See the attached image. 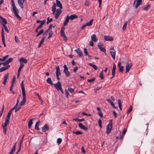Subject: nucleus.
Here are the masks:
<instances>
[{"label": "nucleus", "mask_w": 154, "mask_h": 154, "mask_svg": "<svg viewBox=\"0 0 154 154\" xmlns=\"http://www.w3.org/2000/svg\"><path fill=\"white\" fill-rule=\"evenodd\" d=\"M63 72L65 74L66 77H68L70 75V73L68 69L63 70Z\"/></svg>", "instance_id": "obj_28"}, {"label": "nucleus", "mask_w": 154, "mask_h": 154, "mask_svg": "<svg viewBox=\"0 0 154 154\" xmlns=\"http://www.w3.org/2000/svg\"><path fill=\"white\" fill-rule=\"evenodd\" d=\"M44 32V30L43 29H41L37 34V35H36V37H37L39 36L41 34L43 33Z\"/></svg>", "instance_id": "obj_43"}, {"label": "nucleus", "mask_w": 154, "mask_h": 154, "mask_svg": "<svg viewBox=\"0 0 154 154\" xmlns=\"http://www.w3.org/2000/svg\"><path fill=\"white\" fill-rule=\"evenodd\" d=\"M142 0H134L133 5L135 7V8H137L142 2Z\"/></svg>", "instance_id": "obj_6"}, {"label": "nucleus", "mask_w": 154, "mask_h": 154, "mask_svg": "<svg viewBox=\"0 0 154 154\" xmlns=\"http://www.w3.org/2000/svg\"><path fill=\"white\" fill-rule=\"evenodd\" d=\"M79 126L80 128L83 129L85 131H87L88 130V128L86 127L82 123H79Z\"/></svg>", "instance_id": "obj_15"}, {"label": "nucleus", "mask_w": 154, "mask_h": 154, "mask_svg": "<svg viewBox=\"0 0 154 154\" xmlns=\"http://www.w3.org/2000/svg\"><path fill=\"white\" fill-rule=\"evenodd\" d=\"M49 129V128L47 124H45L42 128V131L43 132H45Z\"/></svg>", "instance_id": "obj_13"}, {"label": "nucleus", "mask_w": 154, "mask_h": 154, "mask_svg": "<svg viewBox=\"0 0 154 154\" xmlns=\"http://www.w3.org/2000/svg\"><path fill=\"white\" fill-rule=\"evenodd\" d=\"M3 133L5 135H6V134L7 128L3 127Z\"/></svg>", "instance_id": "obj_56"}, {"label": "nucleus", "mask_w": 154, "mask_h": 154, "mask_svg": "<svg viewBox=\"0 0 154 154\" xmlns=\"http://www.w3.org/2000/svg\"><path fill=\"white\" fill-rule=\"evenodd\" d=\"M12 111L10 109V110L8 112L7 115L6 117V118L10 119L11 115L12 113Z\"/></svg>", "instance_id": "obj_33"}, {"label": "nucleus", "mask_w": 154, "mask_h": 154, "mask_svg": "<svg viewBox=\"0 0 154 154\" xmlns=\"http://www.w3.org/2000/svg\"><path fill=\"white\" fill-rule=\"evenodd\" d=\"M52 27V24H50L47 29L46 30V31L44 33L43 35H47V33L49 32L51 30Z\"/></svg>", "instance_id": "obj_25"}, {"label": "nucleus", "mask_w": 154, "mask_h": 154, "mask_svg": "<svg viewBox=\"0 0 154 154\" xmlns=\"http://www.w3.org/2000/svg\"><path fill=\"white\" fill-rule=\"evenodd\" d=\"M15 16L19 19L20 20L21 19V17L18 14V13H17L14 14Z\"/></svg>", "instance_id": "obj_55"}, {"label": "nucleus", "mask_w": 154, "mask_h": 154, "mask_svg": "<svg viewBox=\"0 0 154 154\" xmlns=\"http://www.w3.org/2000/svg\"><path fill=\"white\" fill-rule=\"evenodd\" d=\"M89 65L90 66L93 67L95 70H97V66L96 65L93 64L91 63H89Z\"/></svg>", "instance_id": "obj_34"}, {"label": "nucleus", "mask_w": 154, "mask_h": 154, "mask_svg": "<svg viewBox=\"0 0 154 154\" xmlns=\"http://www.w3.org/2000/svg\"><path fill=\"white\" fill-rule=\"evenodd\" d=\"M69 16L67 15L66 18V19L63 23V24L64 26H66L68 23L69 21Z\"/></svg>", "instance_id": "obj_21"}, {"label": "nucleus", "mask_w": 154, "mask_h": 154, "mask_svg": "<svg viewBox=\"0 0 154 154\" xmlns=\"http://www.w3.org/2000/svg\"><path fill=\"white\" fill-rule=\"evenodd\" d=\"M101 42H99L98 44V46L100 50L104 53H106V50L104 48H103L101 47Z\"/></svg>", "instance_id": "obj_14"}, {"label": "nucleus", "mask_w": 154, "mask_h": 154, "mask_svg": "<svg viewBox=\"0 0 154 154\" xmlns=\"http://www.w3.org/2000/svg\"><path fill=\"white\" fill-rule=\"evenodd\" d=\"M68 90L70 92L72 93L74 91V89L71 88H68Z\"/></svg>", "instance_id": "obj_54"}, {"label": "nucleus", "mask_w": 154, "mask_h": 154, "mask_svg": "<svg viewBox=\"0 0 154 154\" xmlns=\"http://www.w3.org/2000/svg\"><path fill=\"white\" fill-rule=\"evenodd\" d=\"M16 144L17 143H14L13 148L11 150L10 152L8 154H13V153L15 151Z\"/></svg>", "instance_id": "obj_23"}, {"label": "nucleus", "mask_w": 154, "mask_h": 154, "mask_svg": "<svg viewBox=\"0 0 154 154\" xmlns=\"http://www.w3.org/2000/svg\"><path fill=\"white\" fill-rule=\"evenodd\" d=\"M132 65L131 63L130 64H127L126 66V73L129 72L130 70Z\"/></svg>", "instance_id": "obj_12"}, {"label": "nucleus", "mask_w": 154, "mask_h": 154, "mask_svg": "<svg viewBox=\"0 0 154 154\" xmlns=\"http://www.w3.org/2000/svg\"><path fill=\"white\" fill-rule=\"evenodd\" d=\"M25 0H22H22H20V1H18V0H17L18 2V3L19 6L20 7L22 8L23 9V4L24 3V2Z\"/></svg>", "instance_id": "obj_19"}, {"label": "nucleus", "mask_w": 154, "mask_h": 154, "mask_svg": "<svg viewBox=\"0 0 154 154\" xmlns=\"http://www.w3.org/2000/svg\"><path fill=\"white\" fill-rule=\"evenodd\" d=\"M24 66V65L23 64H20V66L18 69V71L21 72L22 69Z\"/></svg>", "instance_id": "obj_42"}, {"label": "nucleus", "mask_w": 154, "mask_h": 154, "mask_svg": "<svg viewBox=\"0 0 154 154\" xmlns=\"http://www.w3.org/2000/svg\"><path fill=\"white\" fill-rule=\"evenodd\" d=\"M119 71L121 72H123L124 70V67L122 66L119 67Z\"/></svg>", "instance_id": "obj_40"}, {"label": "nucleus", "mask_w": 154, "mask_h": 154, "mask_svg": "<svg viewBox=\"0 0 154 154\" xmlns=\"http://www.w3.org/2000/svg\"><path fill=\"white\" fill-rule=\"evenodd\" d=\"M21 89L22 93L23 98L22 100L20 103V105L22 106L23 105L26 103V95L25 91L24 89V87L23 85V81H22L21 83Z\"/></svg>", "instance_id": "obj_1"}, {"label": "nucleus", "mask_w": 154, "mask_h": 154, "mask_svg": "<svg viewBox=\"0 0 154 154\" xmlns=\"http://www.w3.org/2000/svg\"><path fill=\"white\" fill-rule=\"evenodd\" d=\"M8 55H7L5 56L4 57L2 58L3 61H5L7 59L8 57Z\"/></svg>", "instance_id": "obj_62"}, {"label": "nucleus", "mask_w": 154, "mask_h": 154, "mask_svg": "<svg viewBox=\"0 0 154 154\" xmlns=\"http://www.w3.org/2000/svg\"><path fill=\"white\" fill-rule=\"evenodd\" d=\"M11 5L12 6V8L13 9L14 14L17 13H18L19 12V11L15 6L14 0H11Z\"/></svg>", "instance_id": "obj_5"}, {"label": "nucleus", "mask_w": 154, "mask_h": 154, "mask_svg": "<svg viewBox=\"0 0 154 154\" xmlns=\"http://www.w3.org/2000/svg\"><path fill=\"white\" fill-rule=\"evenodd\" d=\"M91 38L92 41L94 42H97V39L95 34H93L91 36Z\"/></svg>", "instance_id": "obj_22"}, {"label": "nucleus", "mask_w": 154, "mask_h": 154, "mask_svg": "<svg viewBox=\"0 0 154 154\" xmlns=\"http://www.w3.org/2000/svg\"><path fill=\"white\" fill-rule=\"evenodd\" d=\"M77 53L80 57H82L83 55V54L82 51L80 50V48H78L75 50Z\"/></svg>", "instance_id": "obj_17"}, {"label": "nucleus", "mask_w": 154, "mask_h": 154, "mask_svg": "<svg viewBox=\"0 0 154 154\" xmlns=\"http://www.w3.org/2000/svg\"><path fill=\"white\" fill-rule=\"evenodd\" d=\"M19 61L20 62V64H23V63H26L27 62V60L24 57L20 58L19 60Z\"/></svg>", "instance_id": "obj_11"}, {"label": "nucleus", "mask_w": 154, "mask_h": 154, "mask_svg": "<svg viewBox=\"0 0 154 154\" xmlns=\"http://www.w3.org/2000/svg\"><path fill=\"white\" fill-rule=\"evenodd\" d=\"M114 46H111L110 49V52L112 58L113 59H115L116 55V52L114 49Z\"/></svg>", "instance_id": "obj_4"}, {"label": "nucleus", "mask_w": 154, "mask_h": 154, "mask_svg": "<svg viewBox=\"0 0 154 154\" xmlns=\"http://www.w3.org/2000/svg\"><path fill=\"white\" fill-rule=\"evenodd\" d=\"M98 114L99 115V116L103 118V114L102 112L100 111H98L97 112Z\"/></svg>", "instance_id": "obj_57"}, {"label": "nucleus", "mask_w": 154, "mask_h": 154, "mask_svg": "<svg viewBox=\"0 0 154 154\" xmlns=\"http://www.w3.org/2000/svg\"><path fill=\"white\" fill-rule=\"evenodd\" d=\"M32 120H33L32 119H31L28 122V127L29 128H31L32 125L33 123V122L32 121Z\"/></svg>", "instance_id": "obj_29"}, {"label": "nucleus", "mask_w": 154, "mask_h": 154, "mask_svg": "<svg viewBox=\"0 0 154 154\" xmlns=\"http://www.w3.org/2000/svg\"><path fill=\"white\" fill-rule=\"evenodd\" d=\"M62 141V139L60 138H58L57 139V143L59 144H60V143H61Z\"/></svg>", "instance_id": "obj_53"}, {"label": "nucleus", "mask_w": 154, "mask_h": 154, "mask_svg": "<svg viewBox=\"0 0 154 154\" xmlns=\"http://www.w3.org/2000/svg\"><path fill=\"white\" fill-rule=\"evenodd\" d=\"M56 75H61V73L60 72V69L59 68V66H57L56 67Z\"/></svg>", "instance_id": "obj_20"}, {"label": "nucleus", "mask_w": 154, "mask_h": 154, "mask_svg": "<svg viewBox=\"0 0 154 154\" xmlns=\"http://www.w3.org/2000/svg\"><path fill=\"white\" fill-rule=\"evenodd\" d=\"M68 90L66 89H65V92L66 97L68 98V96L69 95V93L68 92Z\"/></svg>", "instance_id": "obj_49"}, {"label": "nucleus", "mask_w": 154, "mask_h": 154, "mask_svg": "<svg viewBox=\"0 0 154 154\" xmlns=\"http://www.w3.org/2000/svg\"><path fill=\"white\" fill-rule=\"evenodd\" d=\"M104 39L106 41H112L113 40V37L112 36H109L108 35L105 36Z\"/></svg>", "instance_id": "obj_10"}, {"label": "nucleus", "mask_w": 154, "mask_h": 154, "mask_svg": "<svg viewBox=\"0 0 154 154\" xmlns=\"http://www.w3.org/2000/svg\"><path fill=\"white\" fill-rule=\"evenodd\" d=\"M75 134L77 135H81L83 134V133L80 131H75Z\"/></svg>", "instance_id": "obj_59"}, {"label": "nucleus", "mask_w": 154, "mask_h": 154, "mask_svg": "<svg viewBox=\"0 0 154 154\" xmlns=\"http://www.w3.org/2000/svg\"><path fill=\"white\" fill-rule=\"evenodd\" d=\"M106 100L108 102L110 103L111 106H114V104L109 99H107Z\"/></svg>", "instance_id": "obj_44"}, {"label": "nucleus", "mask_w": 154, "mask_h": 154, "mask_svg": "<svg viewBox=\"0 0 154 154\" xmlns=\"http://www.w3.org/2000/svg\"><path fill=\"white\" fill-rule=\"evenodd\" d=\"M3 26L4 27V29L5 31L9 33V31L8 29L7 26H6V25H4V24H3Z\"/></svg>", "instance_id": "obj_51"}, {"label": "nucleus", "mask_w": 154, "mask_h": 154, "mask_svg": "<svg viewBox=\"0 0 154 154\" xmlns=\"http://www.w3.org/2000/svg\"><path fill=\"white\" fill-rule=\"evenodd\" d=\"M45 37H43L41 39V40L40 41V43H42V44L43 42H44V40H45Z\"/></svg>", "instance_id": "obj_64"}, {"label": "nucleus", "mask_w": 154, "mask_h": 154, "mask_svg": "<svg viewBox=\"0 0 154 154\" xmlns=\"http://www.w3.org/2000/svg\"><path fill=\"white\" fill-rule=\"evenodd\" d=\"M75 121H78L79 122H81L82 121H83L85 120V119H79L78 118H76L75 119H73Z\"/></svg>", "instance_id": "obj_38"}, {"label": "nucleus", "mask_w": 154, "mask_h": 154, "mask_svg": "<svg viewBox=\"0 0 154 154\" xmlns=\"http://www.w3.org/2000/svg\"><path fill=\"white\" fill-rule=\"evenodd\" d=\"M78 17L77 15L76 14L71 15L70 16H69V19L72 20L74 19L77 18Z\"/></svg>", "instance_id": "obj_24"}, {"label": "nucleus", "mask_w": 154, "mask_h": 154, "mask_svg": "<svg viewBox=\"0 0 154 154\" xmlns=\"http://www.w3.org/2000/svg\"><path fill=\"white\" fill-rule=\"evenodd\" d=\"M40 122V121H38L36 122L35 128V130H40V129L38 128V127Z\"/></svg>", "instance_id": "obj_26"}, {"label": "nucleus", "mask_w": 154, "mask_h": 154, "mask_svg": "<svg viewBox=\"0 0 154 154\" xmlns=\"http://www.w3.org/2000/svg\"><path fill=\"white\" fill-rule=\"evenodd\" d=\"M0 19L2 20V24L3 26V24H4V25H5L7 23V20L5 18L2 17Z\"/></svg>", "instance_id": "obj_27"}, {"label": "nucleus", "mask_w": 154, "mask_h": 154, "mask_svg": "<svg viewBox=\"0 0 154 154\" xmlns=\"http://www.w3.org/2000/svg\"><path fill=\"white\" fill-rule=\"evenodd\" d=\"M14 38L16 42L18 43L19 42V40L18 39V37L17 36H15Z\"/></svg>", "instance_id": "obj_58"}, {"label": "nucleus", "mask_w": 154, "mask_h": 154, "mask_svg": "<svg viewBox=\"0 0 154 154\" xmlns=\"http://www.w3.org/2000/svg\"><path fill=\"white\" fill-rule=\"evenodd\" d=\"M112 120H110L109 122L108 125L106 128V133L107 134L109 133L112 128Z\"/></svg>", "instance_id": "obj_3"}, {"label": "nucleus", "mask_w": 154, "mask_h": 154, "mask_svg": "<svg viewBox=\"0 0 154 154\" xmlns=\"http://www.w3.org/2000/svg\"><path fill=\"white\" fill-rule=\"evenodd\" d=\"M56 88L57 90L59 91L60 90L61 92L63 94H64V91L61 87V83L60 81H58L57 83L54 84L53 85Z\"/></svg>", "instance_id": "obj_2"}, {"label": "nucleus", "mask_w": 154, "mask_h": 154, "mask_svg": "<svg viewBox=\"0 0 154 154\" xmlns=\"http://www.w3.org/2000/svg\"><path fill=\"white\" fill-rule=\"evenodd\" d=\"M95 80V78H93L91 79H88L87 81L91 83L94 81Z\"/></svg>", "instance_id": "obj_41"}, {"label": "nucleus", "mask_w": 154, "mask_h": 154, "mask_svg": "<svg viewBox=\"0 0 154 154\" xmlns=\"http://www.w3.org/2000/svg\"><path fill=\"white\" fill-rule=\"evenodd\" d=\"M53 31H50L49 32V35H48V38L49 39L53 35Z\"/></svg>", "instance_id": "obj_47"}, {"label": "nucleus", "mask_w": 154, "mask_h": 154, "mask_svg": "<svg viewBox=\"0 0 154 154\" xmlns=\"http://www.w3.org/2000/svg\"><path fill=\"white\" fill-rule=\"evenodd\" d=\"M13 60V58L11 57H10L9 58L8 60H6V61H7L8 63L9 64Z\"/></svg>", "instance_id": "obj_50"}, {"label": "nucleus", "mask_w": 154, "mask_h": 154, "mask_svg": "<svg viewBox=\"0 0 154 154\" xmlns=\"http://www.w3.org/2000/svg\"><path fill=\"white\" fill-rule=\"evenodd\" d=\"M1 36H2V42L4 46L5 47H6V45L5 44V35L4 33V31L3 28H2L1 30Z\"/></svg>", "instance_id": "obj_7"}, {"label": "nucleus", "mask_w": 154, "mask_h": 154, "mask_svg": "<svg viewBox=\"0 0 154 154\" xmlns=\"http://www.w3.org/2000/svg\"><path fill=\"white\" fill-rule=\"evenodd\" d=\"M64 27H61L60 30V35L61 36L63 37L64 38V40L66 41L67 40V38L64 33Z\"/></svg>", "instance_id": "obj_8"}, {"label": "nucleus", "mask_w": 154, "mask_h": 154, "mask_svg": "<svg viewBox=\"0 0 154 154\" xmlns=\"http://www.w3.org/2000/svg\"><path fill=\"white\" fill-rule=\"evenodd\" d=\"M150 7V5L148 4L146 6L143 8V10L145 11H147L149 9Z\"/></svg>", "instance_id": "obj_32"}, {"label": "nucleus", "mask_w": 154, "mask_h": 154, "mask_svg": "<svg viewBox=\"0 0 154 154\" xmlns=\"http://www.w3.org/2000/svg\"><path fill=\"white\" fill-rule=\"evenodd\" d=\"M132 110V107L131 105L130 106L129 109L127 111V113L129 114Z\"/></svg>", "instance_id": "obj_45"}, {"label": "nucleus", "mask_w": 154, "mask_h": 154, "mask_svg": "<svg viewBox=\"0 0 154 154\" xmlns=\"http://www.w3.org/2000/svg\"><path fill=\"white\" fill-rule=\"evenodd\" d=\"M103 70L100 73L99 76L101 79L103 80L104 79V77L103 75Z\"/></svg>", "instance_id": "obj_37"}, {"label": "nucleus", "mask_w": 154, "mask_h": 154, "mask_svg": "<svg viewBox=\"0 0 154 154\" xmlns=\"http://www.w3.org/2000/svg\"><path fill=\"white\" fill-rule=\"evenodd\" d=\"M10 119H8L7 118H6L5 119V123H6L8 125L9 123Z\"/></svg>", "instance_id": "obj_52"}, {"label": "nucleus", "mask_w": 154, "mask_h": 154, "mask_svg": "<svg viewBox=\"0 0 154 154\" xmlns=\"http://www.w3.org/2000/svg\"><path fill=\"white\" fill-rule=\"evenodd\" d=\"M9 73H7L5 74L4 78V80L7 81L8 78Z\"/></svg>", "instance_id": "obj_39"}, {"label": "nucleus", "mask_w": 154, "mask_h": 154, "mask_svg": "<svg viewBox=\"0 0 154 154\" xmlns=\"http://www.w3.org/2000/svg\"><path fill=\"white\" fill-rule=\"evenodd\" d=\"M84 52L86 55H88V52L87 51V50L86 48H84Z\"/></svg>", "instance_id": "obj_63"}, {"label": "nucleus", "mask_w": 154, "mask_h": 154, "mask_svg": "<svg viewBox=\"0 0 154 154\" xmlns=\"http://www.w3.org/2000/svg\"><path fill=\"white\" fill-rule=\"evenodd\" d=\"M82 114L84 115L87 116H91V114H88L84 112H82Z\"/></svg>", "instance_id": "obj_61"}, {"label": "nucleus", "mask_w": 154, "mask_h": 154, "mask_svg": "<svg viewBox=\"0 0 154 154\" xmlns=\"http://www.w3.org/2000/svg\"><path fill=\"white\" fill-rule=\"evenodd\" d=\"M10 67V65H7L5 66L1 67L0 68V72H2L8 69Z\"/></svg>", "instance_id": "obj_16"}, {"label": "nucleus", "mask_w": 154, "mask_h": 154, "mask_svg": "<svg viewBox=\"0 0 154 154\" xmlns=\"http://www.w3.org/2000/svg\"><path fill=\"white\" fill-rule=\"evenodd\" d=\"M46 82L47 83L51 85H53L54 84H53V83L52 82L51 79L50 78H48L46 80Z\"/></svg>", "instance_id": "obj_30"}, {"label": "nucleus", "mask_w": 154, "mask_h": 154, "mask_svg": "<svg viewBox=\"0 0 154 154\" xmlns=\"http://www.w3.org/2000/svg\"><path fill=\"white\" fill-rule=\"evenodd\" d=\"M118 103L119 105V107L120 110H122V104H121V101L120 100L118 99Z\"/></svg>", "instance_id": "obj_36"}, {"label": "nucleus", "mask_w": 154, "mask_h": 154, "mask_svg": "<svg viewBox=\"0 0 154 154\" xmlns=\"http://www.w3.org/2000/svg\"><path fill=\"white\" fill-rule=\"evenodd\" d=\"M62 12V11L60 9L58 8L56 10V13L55 15V17L56 19H57L59 15Z\"/></svg>", "instance_id": "obj_9"}, {"label": "nucleus", "mask_w": 154, "mask_h": 154, "mask_svg": "<svg viewBox=\"0 0 154 154\" xmlns=\"http://www.w3.org/2000/svg\"><path fill=\"white\" fill-rule=\"evenodd\" d=\"M56 10V4L55 3H54L53 5L52 8V11H55Z\"/></svg>", "instance_id": "obj_46"}, {"label": "nucleus", "mask_w": 154, "mask_h": 154, "mask_svg": "<svg viewBox=\"0 0 154 154\" xmlns=\"http://www.w3.org/2000/svg\"><path fill=\"white\" fill-rule=\"evenodd\" d=\"M56 5L57 7H59V9H62V4L60 1L58 0H56Z\"/></svg>", "instance_id": "obj_18"}, {"label": "nucleus", "mask_w": 154, "mask_h": 154, "mask_svg": "<svg viewBox=\"0 0 154 154\" xmlns=\"http://www.w3.org/2000/svg\"><path fill=\"white\" fill-rule=\"evenodd\" d=\"M127 21L125 22V24L123 26V27H122V30L123 31H124L125 30L126 28L127 25Z\"/></svg>", "instance_id": "obj_35"}, {"label": "nucleus", "mask_w": 154, "mask_h": 154, "mask_svg": "<svg viewBox=\"0 0 154 154\" xmlns=\"http://www.w3.org/2000/svg\"><path fill=\"white\" fill-rule=\"evenodd\" d=\"M116 66L114 63H113V68L112 69V71H116Z\"/></svg>", "instance_id": "obj_60"}, {"label": "nucleus", "mask_w": 154, "mask_h": 154, "mask_svg": "<svg viewBox=\"0 0 154 154\" xmlns=\"http://www.w3.org/2000/svg\"><path fill=\"white\" fill-rule=\"evenodd\" d=\"M93 20V19L90 20L87 23L85 24L87 26H91L92 25V22Z\"/></svg>", "instance_id": "obj_31"}, {"label": "nucleus", "mask_w": 154, "mask_h": 154, "mask_svg": "<svg viewBox=\"0 0 154 154\" xmlns=\"http://www.w3.org/2000/svg\"><path fill=\"white\" fill-rule=\"evenodd\" d=\"M47 21L46 22L47 24H48L49 23L51 22L53 20L52 18H51L49 19V17H48L47 19Z\"/></svg>", "instance_id": "obj_48"}]
</instances>
